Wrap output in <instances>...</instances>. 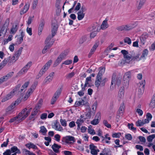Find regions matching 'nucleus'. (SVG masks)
Listing matches in <instances>:
<instances>
[{
	"instance_id": "nucleus-9",
	"label": "nucleus",
	"mask_w": 155,
	"mask_h": 155,
	"mask_svg": "<svg viewBox=\"0 0 155 155\" xmlns=\"http://www.w3.org/2000/svg\"><path fill=\"white\" fill-rule=\"evenodd\" d=\"M58 28V25L56 23H52L51 34L52 37H54L56 35Z\"/></svg>"
},
{
	"instance_id": "nucleus-46",
	"label": "nucleus",
	"mask_w": 155,
	"mask_h": 155,
	"mask_svg": "<svg viewBox=\"0 0 155 155\" xmlns=\"http://www.w3.org/2000/svg\"><path fill=\"white\" fill-rule=\"evenodd\" d=\"M44 25L45 22L43 21H41L39 25L38 30L42 31L43 29Z\"/></svg>"
},
{
	"instance_id": "nucleus-5",
	"label": "nucleus",
	"mask_w": 155,
	"mask_h": 155,
	"mask_svg": "<svg viewBox=\"0 0 155 155\" xmlns=\"http://www.w3.org/2000/svg\"><path fill=\"white\" fill-rule=\"evenodd\" d=\"M20 102V101L19 100H17L14 103H12L11 104L8 106L6 109V112L11 113L13 112V109L15 107L18 105Z\"/></svg>"
},
{
	"instance_id": "nucleus-49",
	"label": "nucleus",
	"mask_w": 155,
	"mask_h": 155,
	"mask_svg": "<svg viewBox=\"0 0 155 155\" xmlns=\"http://www.w3.org/2000/svg\"><path fill=\"white\" fill-rule=\"evenodd\" d=\"M18 58L17 57H16L14 55L11 59V57L10 58L9 61L8 62H9L10 63L11 62H15L17 60H18Z\"/></svg>"
},
{
	"instance_id": "nucleus-34",
	"label": "nucleus",
	"mask_w": 155,
	"mask_h": 155,
	"mask_svg": "<svg viewBox=\"0 0 155 155\" xmlns=\"http://www.w3.org/2000/svg\"><path fill=\"white\" fill-rule=\"evenodd\" d=\"M87 39V35H84L82 36L80 39L79 43L81 44H83L85 42Z\"/></svg>"
},
{
	"instance_id": "nucleus-41",
	"label": "nucleus",
	"mask_w": 155,
	"mask_h": 155,
	"mask_svg": "<svg viewBox=\"0 0 155 155\" xmlns=\"http://www.w3.org/2000/svg\"><path fill=\"white\" fill-rule=\"evenodd\" d=\"M14 72H11L8 73L6 75L4 76V77L7 80L9 78H11L13 75Z\"/></svg>"
},
{
	"instance_id": "nucleus-47",
	"label": "nucleus",
	"mask_w": 155,
	"mask_h": 155,
	"mask_svg": "<svg viewBox=\"0 0 155 155\" xmlns=\"http://www.w3.org/2000/svg\"><path fill=\"white\" fill-rule=\"evenodd\" d=\"M6 32V30H4L3 28H2L0 31V37L2 36L4 37Z\"/></svg>"
},
{
	"instance_id": "nucleus-54",
	"label": "nucleus",
	"mask_w": 155,
	"mask_h": 155,
	"mask_svg": "<svg viewBox=\"0 0 155 155\" xmlns=\"http://www.w3.org/2000/svg\"><path fill=\"white\" fill-rule=\"evenodd\" d=\"M101 80L96 79L95 82V84L96 87H98L99 86H100Z\"/></svg>"
},
{
	"instance_id": "nucleus-19",
	"label": "nucleus",
	"mask_w": 155,
	"mask_h": 155,
	"mask_svg": "<svg viewBox=\"0 0 155 155\" xmlns=\"http://www.w3.org/2000/svg\"><path fill=\"white\" fill-rule=\"evenodd\" d=\"M61 146L57 144L54 143L51 147L55 153H58L59 152V149L61 148Z\"/></svg>"
},
{
	"instance_id": "nucleus-12",
	"label": "nucleus",
	"mask_w": 155,
	"mask_h": 155,
	"mask_svg": "<svg viewBox=\"0 0 155 155\" xmlns=\"http://www.w3.org/2000/svg\"><path fill=\"white\" fill-rule=\"evenodd\" d=\"M18 21H15V24L12 26L10 30V33L12 34H15L18 29Z\"/></svg>"
},
{
	"instance_id": "nucleus-42",
	"label": "nucleus",
	"mask_w": 155,
	"mask_h": 155,
	"mask_svg": "<svg viewBox=\"0 0 155 155\" xmlns=\"http://www.w3.org/2000/svg\"><path fill=\"white\" fill-rule=\"evenodd\" d=\"M9 22V20L8 19L6 21V22L5 24L3 25L2 27V28H3V29L4 30H6L7 31V28H8V26Z\"/></svg>"
},
{
	"instance_id": "nucleus-16",
	"label": "nucleus",
	"mask_w": 155,
	"mask_h": 155,
	"mask_svg": "<svg viewBox=\"0 0 155 155\" xmlns=\"http://www.w3.org/2000/svg\"><path fill=\"white\" fill-rule=\"evenodd\" d=\"M88 103L87 101H84L82 99L78 101H76L75 104L76 107L80 106V105H87Z\"/></svg>"
},
{
	"instance_id": "nucleus-27",
	"label": "nucleus",
	"mask_w": 155,
	"mask_h": 155,
	"mask_svg": "<svg viewBox=\"0 0 155 155\" xmlns=\"http://www.w3.org/2000/svg\"><path fill=\"white\" fill-rule=\"evenodd\" d=\"M85 120V119L84 120L83 119L80 118V119H78L77 120L76 123L78 125V130H79L80 128V126H81L82 124L84 122V120Z\"/></svg>"
},
{
	"instance_id": "nucleus-2",
	"label": "nucleus",
	"mask_w": 155,
	"mask_h": 155,
	"mask_svg": "<svg viewBox=\"0 0 155 155\" xmlns=\"http://www.w3.org/2000/svg\"><path fill=\"white\" fill-rule=\"evenodd\" d=\"M52 61L50 60L48 61V62L44 65L42 68L40 70L39 73L38 75V76L40 77L42 76L46 71L48 69L51 64L52 63Z\"/></svg>"
},
{
	"instance_id": "nucleus-43",
	"label": "nucleus",
	"mask_w": 155,
	"mask_h": 155,
	"mask_svg": "<svg viewBox=\"0 0 155 155\" xmlns=\"http://www.w3.org/2000/svg\"><path fill=\"white\" fill-rule=\"evenodd\" d=\"M124 42L127 43L128 45H130L131 43V39L129 37H126L124 39Z\"/></svg>"
},
{
	"instance_id": "nucleus-14",
	"label": "nucleus",
	"mask_w": 155,
	"mask_h": 155,
	"mask_svg": "<svg viewBox=\"0 0 155 155\" xmlns=\"http://www.w3.org/2000/svg\"><path fill=\"white\" fill-rule=\"evenodd\" d=\"M91 76L87 77L85 80V83L84 87H91L93 85L91 84Z\"/></svg>"
},
{
	"instance_id": "nucleus-60",
	"label": "nucleus",
	"mask_w": 155,
	"mask_h": 155,
	"mask_svg": "<svg viewBox=\"0 0 155 155\" xmlns=\"http://www.w3.org/2000/svg\"><path fill=\"white\" fill-rule=\"evenodd\" d=\"M31 109V108H30V109L28 110L26 112L25 114V115H24L23 117V119H25L29 114Z\"/></svg>"
},
{
	"instance_id": "nucleus-17",
	"label": "nucleus",
	"mask_w": 155,
	"mask_h": 155,
	"mask_svg": "<svg viewBox=\"0 0 155 155\" xmlns=\"http://www.w3.org/2000/svg\"><path fill=\"white\" fill-rule=\"evenodd\" d=\"M27 109L26 108H25L21 112L19 113L18 116V117H19V119L18 120L19 121H20L22 120H24V119H23V117L24 115L25 114L26 111L27 110Z\"/></svg>"
},
{
	"instance_id": "nucleus-6",
	"label": "nucleus",
	"mask_w": 155,
	"mask_h": 155,
	"mask_svg": "<svg viewBox=\"0 0 155 155\" xmlns=\"http://www.w3.org/2000/svg\"><path fill=\"white\" fill-rule=\"evenodd\" d=\"M26 90V88H23V89H21V88H15L12 91L14 95L21 94L23 96L24 93Z\"/></svg>"
},
{
	"instance_id": "nucleus-62",
	"label": "nucleus",
	"mask_w": 155,
	"mask_h": 155,
	"mask_svg": "<svg viewBox=\"0 0 155 155\" xmlns=\"http://www.w3.org/2000/svg\"><path fill=\"white\" fill-rule=\"evenodd\" d=\"M97 101L95 102L93 104L92 106V110H93V111L95 112V111L96 109V108L97 107Z\"/></svg>"
},
{
	"instance_id": "nucleus-45",
	"label": "nucleus",
	"mask_w": 155,
	"mask_h": 155,
	"mask_svg": "<svg viewBox=\"0 0 155 155\" xmlns=\"http://www.w3.org/2000/svg\"><path fill=\"white\" fill-rule=\"evenodd\" d=\"M72 61L71 60H67L64 61L63 63H62V65H69L71 64L72 63ZM61 67H62V65H61Z\"/></svg>"
},
{
	"instance_id": "nucleus-58",
	"label": "nucleus",
	"mask_w": 155,
	"mask_h": 155,
	"mask_svg": "<svg viewBox=\"0 0 155 155\" xmlns=\"http://www.w3.org/2000/svg\"><path fill=\"white\" fill-rule=\"evenodd\" d=\"M125 107V106L124 104H122L120 105V107L118 110L119 112L121 111L123 112L124 110V108Z\"/></svg>"
},
{
	"instance_id": "nucleus-33",
	"label": "nucleus",
	"mask_w": 155,
	"mask_h": 155,
	"mask_svg": "<svg viewBox=\"0 0 155 155\" xmlns=\"http://www.w3.org/2000/svg\"><path fill=\"white\" fill-rule=\"evenodd\" d=\"M22 49L23 48L22 47H20L18 50L15 52L14 55L16 57H17L18 59V58L21 54Z\"/></svg>"
},
{
	"instance_id": "nucleus-18",
	"label": "nucleus",
	"mask_w": 155,
	"mask_h": 155,
	"mask_svg": "<svg viewBox=\"0 0 155 155\" xmlns=\"http://www.w3.org/2000/svg\"><path fill=\"white\" fill-rule=\"evenodd\" d=\"M34 89H34V88H30L29 89L27 92L26 93L25 97L24 98L23 100L25 101L29 97L30 94L32 93Z\"/></svg>"
},
{
	"instance_id": "nucleus-61",
	"label": "nucleus",
	"mask_w": 155,
	"mask_h": 155,
	"mask_svg": "<svg viewBox=\"0 0 155 155\" xmlns=\"http://www.w3.org/2000/svg\"><path fill=\"white\" fill-rule=\"evenodd\" d=\"M116 29L119 31L124 30V25L118 26L117 27Z\"/></svg>"
},
{
	"instance_id": "nucleus-13",
	"label": "nucleus",
	"mask_w": 155,
	"mask_h": 155,
	"mask_svg": "<svg viewBox=\"0 0 155 155\" xmlns=\"http://www.w3.org/2000/svg\"><path fill=\"white\" fill-rule=\"evenodd\" d=\"M98 29L99 30L100 29V26L97 24H95L92 25L90 27L88 28V29L90 31H99Z\"/></svg>"
},
{
	"instance_id": "nucleus-22",
	"label": "nucleus",
	"mask_w": 155,
	"mask_h": 155,
	"mask_svg": "<svg viewBox=\"0 0 155 155\" xmlns=\"http://www.w3.org/2000/svg\"><path fill=\"white\" fill-rule=\"evenodd\" d=\"M125 59L124 61L126 63H129L131 61L133 60L132 56L129 54L125 56L124 57Z\"/></svg>"
},
{
	"instance_id": "nucleus-37",
	"label": "nucleus",
	"mask_w": 155,
	"mask_h": 155,
	"mask_svg": "<svg viewBox=\"0 0 155 155\" xmlns=\"http://www.w3.org/2000/svg\"><path fill=\"white\" fill-rule=\"evenodd\" d=\"M23 152L26 155H36L35 153L30 152V151L26 149H24Z\"/></svg>"
},
{
	"instance_id": "nucleus-59",
	"label": "nucleus",
	"mask_w": 155,
	"mask_h": 155,
	"mask_svg": "<svg viewBox=\"0 0 155 155\" xmlns=\"http://www.w3.org/2000/svg\"><path fill=\"white\" fill-rule=\"evenodd\" d=\"M121 134L120 133H114L112 134V136L113 137L119 138Z\"/></svg>"
},
{
	"instance_id": "nucleus-64",
	"label": "nucleus",
	"mask_w": 155,
	"mask_h": 155,
	"mask_svg": "<svg viewBox=\"0 0 155 155\" xmlns=\"http://www.w3.org/2000/svg\"><path fill=\"white\" fill-rule=\"evenodd\" d=\"M136 111L137 112L139 116H141L143 115V111L139 108H137L136 109Z\"/></svg>"
},
{
	"instance_id": "nucleus-29",
	"label": "nucleus",
	"mask_w": 155,
	"mask_h": 155,
	"mask_svg": "<svg viewBox=\"0 0 155 155\" xmlns=\"http://www.w3.org/2000/svg\"><path fill=\"white\" fill-rule=\"evenodd\" d=\"M150 107L153 108L155 107V94L153 96L150 104Z\"/></svg>"
},
{
	"instance_id": "nucleus-7",
	"label": "nucleus",
	"mask_w": 155,
	"mask_h": 155,
	"mask_svg": "<svg viewBox=\"0 0 155 155\" xmlns=\"http://www.w3.org/2000/svg\"><path fill=\"white\" fill-rule=\"evenodd\" d=\"M61 91V88L58 90L55 93L54 96L52 97L51 103V104H54L56 101L57 99L59 97V96L60 95Z\"/></svg>"
},
{
	"instance_id": "nucleus-35",
	"label": "nucleus",
	"mask_w": 155,
	"mask_h": 155,
	"mask_svg": "<svg viewBox=\"0 0 155 155\" xmlns=\"http://www.w3.org/2000/svg\"><path fill=\"white\" fill-rule=\"evenodd\" d=\"M124 30L126 31H128L133 29V27L130 24L124 25Z\"/></svg>"
},
{
	"instance_id": "nucleus-57",
	"label": "nucleus",
	"mask_w": 155,
	"mask_h": 155,
	"mask_svg": "<svg viewBox=\"0 0 155 155\" xmlns=\"http://www.w3.org/2000/svg\"><path fill=\"white\" fill-rule=\"evenodd\" d=\"M107 81V79L106 78H104V79H103L102 80H101L100 86H104L105 84V82H106Z\"/></svg>"
},
{
	"instance_id": "nucleus-56",
	"label": "nucleus",
	"mask_w": 155,
	"mask_h": 155,
	"mask_svg": "<svg viewBox=\"0 0 155 155\" xmlns=\"http://www.w3.org/2000/svg\"><path fill=\"white\" fill-rule=\"evenodd\" d=\"M103 124L105 125V126L107 127L108 128H110L111 127V125L110 124H108V122L107 120H104L103 121Z\"/></svg>"
},
{
	"instance_id": "nucleus-1",
	"label": "nucleus",
	"mask_w": 155,
	"mask_h": 155,
	"mask_svg": "<svg viewBox=\"0 0 155 155\" xmlns=\"http://www.w3.org/2000/svg\"><path fill=\"white\" fill-rule=\"evenodd\" d=\"M121 78L120 77H117V78L116 75H113L111 80L110 87H119L121 84Z\"/></svg>"
},
{
	"instance_id": "nucleus-40",
	"label": "nucleus",
	"mask_w": 155,
	"mask_h": 155,
	"mask_svg": "<svg viewBox=\"0 0 155 155\" xmlns=\"http://www.w3.org/2000/svg\"><path fill=\"white\" fill-rule=\"evenodd\" d=\"M78 19L79 20H82L84 17L85 14L84 13H78Z\"/></svg>"
},
{
	"instance_id": "nucleus-44",
	"label": "nucleus",
	"mask_w": 155,
	"mask_h": 155,
	"mask_svg": "<svg viewBox=\"0 0 155 155\" xmlns=\"http://www.w3.org/2000/svg\"><path fill=\"white\" fill-rule=\"evenodd\" d=\"M134 124L133 123L128 124L127 125L129 129L133 131L136 130V128L133 127Z\"/></svg>"
},
{
	"instance_id": "nucleus-8",
	"label": "nucleus",
	"mask_w": 155,
	"mask_h": 155,
	"mask_svg": "<svg viewBox=\"0 0 155 155\" xmlns=\"http://www.w3.org/2000/svg\"><path fill=\"white\" fill-rule=\"evenodd\" d=\"M75 140H76L75 138L71 136H68L65 137H64L63 138L62 140V141L63 142L67 143H69V141H72L74 143L75 142Z\"/></svg>"
},
{
	"instance_id": "nucleus-38",
	"label": "nucleus",
	"mask_w": 155,
	"mask_h": 155,
	"mask_svg": "<svg viewBox=\"0 0 155 155\" xmlns=\"http://www.w3.org/2000/svg\"><path fill=\"white\" fill-rule=\"evenodd\" d=\"M136 124L137 126L140 127L143 126L144 124V123L141 120H139L136 122Z\"/></svg>"
},
{
	"instance_id": "nucleus-55",
	"label": "nucleus",
	"mask_w": 155,
	"mask_h": 155,
	"mask_svg": "<svg viewBox=\"0 0 155 155\" xmlns=\"http://www.w3.org/2000/svg\"><path fill=\"white\" fill-rule=\"evenodd\" d=\"M74 74H75L74 72L70 73L66 75V78L67 79L71 78L73 77Z\"/></svg>"
},
{
	"instance_id": "nucleus-63",
	"label": "nucleus",
	"mask_w": 155,
	"mask_h": 155,
	"mask_svg": "<svg viewBox=\"0 0 155 155\" xmlns=\"http://www.w3.org/2000/svg\"><path fill=\"white\" fill-rule=\"evenodd\" d=\"M98 31H93L90 34V37L91 38H94L97 35V33Z\"/></svg>"
},
{
	"instance_id": "nucleus-4",
	"label": "nucleus",
	"mask_w": 155,
	"mask_h": 155,
	"mask_svg": "<svg viewBox=\"0 0 155 155\" xmlns=\"http://www.w3.org/2000/svg\"><path fill=\"white\" fill-rule=\"evenodd\" d=\"M68 52L67 51H64L62 52L58 57L57 59L54 62L53 66L54 67H55L58 65L61 62V61L64 59L66 56L67 55Z\"/></svg>"
},
{
	"instance_id": "nucleus-50",
	"label": "nucleus",
	"mask_w": 155,
	"mask_h": 155,
	"mask_svg": "<svg viewBox=\"0 0 155 155\" xmlns=\"http://www.w3.org/2000/svg\"><path fill=\"white\" fill-rule=\"evenodd\" d=\"M99 151V150L98 149L96 150L95 149H93L91 150V153L93 155H97V153Z\"/></svg>"
},
{
	"instance_id": "nucleus-36",
	"label": "nucleus",
	"mask_w": 155,
	"mask_h": 155,
	"mask_svg": "<svg viewBox=\"0 0 155 155\" xmlns=\"http://www.w3.org/2000/svg\"><path fill=\"white\" fill-rule=\"evenodd\" d=\"M155 137V134H153L148 136L147 137V140L148 142H151L152 140Z\"/></svg>"
},
{
	"instance_id": "nucleus-21",
	"label": "nucleus",
	"mask_w": 155,
	"mask_h": 155,
	"mask_svg": "<svg viewBox=\"0 0 155 155\" xmlns=\"http://www.w3.org/2000/svg\"><path fill=\"white\" fill-rule=\"evenodd\" d=\"M29 7V4L28 3H26L23 9L21 10L20 12V14L21 15H22L25 13L28 10Z\"/></svg>"
},
{
	"instance_id": "nucleus-15",
	"label": "nucleus",
	"mask_w": 155,
	"mask_h": 155,
	"mask_svg": "<svg viewBox=\"0 0 155 155\" xmlns=\"http://www.w3.org/2000/svg\"><path fill=\"white\" fill-rule=\"evenodd\" d=\"M14 95V93H13V92H12V91H11L9 94H7L6 96L3 97L2 100V102H4L10 99Z\"/></svg>"
},
{
	"instance_id": "nucleus-24",
	"label": "nucleus",
	"mask_w": 155,
	"mask_h": 155,
	"mask_svg": "<svg viewBox=\"0 0 155 155\" xmlns=\"http://www.w3.org/2000/svg\"><path fill=\"white\" fill-rule=\"evenodd\" d=\"M25 146L29 149H30L31 148H32L35 149H38L37 147L36 146L34 145L31 142L27 143L26 144Z\"/></svg>"
},
{
	"instance_id": "nucleus-32",
	"label": "nucleus",
	"mask_w": 155,
	"mask_h": 155,
	"mask_svg": "<svg viewBox=\"0 0 155 155\" xmlns=\"http://www.w3.org/2000/svg\"><path fill=\"white\" fill-rule=\"evenodd\" d=\"M108 27L107 23V21L105 20L104 21L101 25V28L102 29H105Z\"/></svg>"
},
{
	"instance_id": "nucleus-23",
	"label": "nucleus",
	"mask_w": 155,
	"mask_h": 155,
	"mask_svg": "<svg viewBox=\"0 0 155 155\" xmlns=\"http://www.w3.org/2000/svg\"><path fill=\"white\" fill-rule=\"evenodd\" d=\"M146 0H137V3H139L138 5L137 6L138 9L139 10L141 8L145 2Z\"/></svg>"
},
{
	"instance_id": "nucleus-53",
	"label": "nucleus",
	"mask_w": 155,
	"mask_h": 155,
	"mask_svg": "<svg viewBox=\"0 0 155 155\" xmlns=\"http://www.w3.org/2000/svg\"><path fill=\"white\" fill-rule=\"evenodd\" d=\"M85 90V88H82V90L78 92V94L80 96H83L84 94V92Z\"/></svg>"
},
{
	"instance_id": "nucleus-20",
	"label": "nucleus",
	"mask_w": 155,
	"mask_h": 155,
	"mask_svg": "<svg viewBox=\"0 0 155 155\" xmlns=\"http://www.w3.org/2000/svg\"><path fill=\"white\" fill-rule=\"evenodd\" d=\"M10 56L8 58L5 59L0 64V70L3 68L7 64V62L9 61Z\"/></svg>"
},
{
	"instance_id": "nucleus-25",
	"label": "nucleus",
	"mask_w": 155,
	"mask_h": 155,
	"mask_svg": "<svg viewBox=\"0 0 155 155\" xmlns=\"http://www.w3.org/2000/svg\"><path fill=\"white\" fill-rule=\"evenodd\" d=\"M124 89L123 88H121L119 91L118 96L120 98L119 99V101H120L121 99H122L124 97Z\"/></svg>"
},
{
	"instance_id": "nucleus-51",
	"label": "nucleus",
	"mask_w": 155,
	"mask_h": 155,
	"mask_svg": "<svg viewBox=\"0 0 155 155\" xmlns=\"http://www.w3.org/2000/svg\"><path fill=\"white\" fill-rule=\"evenodd\" d=\"M28 70L25 67H24L18 72L19 74H23L26 72Z\"/></svg>"
},
{
	"instance_id": "nucleus-52",
	"label": "nucleus",
	"mask_w": 155,
	"mask_h": 155,
	"mask_svg": "<svg viewBox=\"0 0 155 155\" xmlns=\"http://www.w3.org/2000/svg\"><path fill=\"white\" fill-rule=\"evenodd\" d=\"M140 54H137L135 56H132V59L133 61H135L136 60L139 61L141 58H139Z\"/></svg>"
},
{
	"instance_id": "nucleus-48",
	"label": "nucleus",
	"mask_w": 155,
	"mask_h": 155,
	"mask_svg": "<svg viewBox=\"0 0 155 155\" xmlns=\"http://www.w3.org/2000/svg\"><path fill=\"white\" fill-rule=\"evenodd\" d=\"M60 122L62 126L65 127L67 126V122L65 119H61L60 120Z\"/></svg>"
},
{
	"instance_id": "nucleus-11",
	"label": "nucleus",
	"mask_w": 155,
	"mask_h": 155,
	"mask_svg": "<svg viewBox=\"0 0 155 155\" xmlns=\"http://www.w3.org/2000/svg\"><path fill=\"white\" fill-rule=\"evenodd\" d=\"M54 76V72L50 73L49 75L45 78L43 82V84H45L49 83L52 81Z\"/></svg>"
},
{
	"instance_id": "nucleus-3",
	"label": "nucleus",
	"mask_w": 155,
	"mask_h": 155,
	"mask_svg": "<svg viewBox=\"0 0 155 155\" xmlns=\"http://www.w3.org/2000/svg\"><path fill=\"white\" fill-rule=\"evenodd\" d=\"M131 76V73L130 71L127 72L125 74L123 78V85L124 86L126 87L128 85Z\"/></svg>"
},
{
	"instance_id": "nucleus-10",
	"label": "nucleus",
	"mask_w": 155,
	"mask_h": 155,
	"mask_svg": "<svg viewBox=\"0 0 155 155\" xmlns=\"http://www.w3.org/2000/svg\"><path fill=\"white\" fill-rule=\"evenodd\" d=\"M101 117V113L98 112L96 114L95 118L91 122V124L93 125H96L98 124L99 122V120Z\"/></svg>"
},
{
	"instance_id": "nucleus-26",
	"label": "nucleus",
	"mask_w": 155,
	"mask_h": 155,
	"mask_svg": "<svg viewBox=\"0 0 155 155\" xmlns=\"http://www.w3.org/2000/svg\"><path fill=\"white\" fill-rule=\"evenodd\" d=\"M54 127H55V129L56 130L61 131L63 130L62 127L61 126L59 123L56 122L55 123L54 127H53L54 128Z\"/></svg>"
},
{
	"instance_id": "nucleus-39",
	"label": "nucleus",
	"mask_w": 155,
	"mask_h": 155,
	"mask_svg": "<svg viewBox=\"0 0 155 155\" xmlns=\"http://www.w3.org/2000/svg\"><path fill=\"white\" fill-rule=\"evenodd\" d=\"M148 52V51L147 49H145L143 52L142 54L140 57V58L145 57V56H147Z\"/></svg>"
},
{
	"instance_id": "nucleus-28",
	"label": "nucleus",
	"mask_w": 155,
	"mask_h": 155,
	"mask_svg": "<svg viewBox=\"0 0 155 155\" xmlns=\"http://www.w3.org/2000/svg\"><path fill=\"white\" fill-rule=\"evenodd\" d=\"M40 130L39 132L41 133L44 135H45L46 134L47 130L44 126H42L40 127Z\"/></svg>"
},
{
	"instance_id": "nucleus-30",
	"label": "nucleus",
	"mask_w": 155,
	"mask_h": 155,
	"mask_svg": "<svg viewBox=\"0 0 155 155\" xmlns=\"http://www.w3.org/2000/svg\"><path fill=\"white\" fill-rule=\"evenodd\" d=\"M94 113L95 112L91 111V108H88V112L86 113L85 115L88 118H90L92 114H94Z\"/></svg>"
},
{
	"instance_id": "nucleus-31",
	"label": "nucleus",
	"mask_w": 155,
	"mask_h": 155,
	"mask_svg": "<svg viewBox=\"0 0 155 155\" xmlns=\"http://www.w3.org/2000/svg\"><path fill=\"white\" fill-rule=\"evenodd\" d=\"M53 37H52V35H51H51H49L45 41V44H51L52 43H53L54 41H51V38Z\"/></svg>"
}]
</instances>
